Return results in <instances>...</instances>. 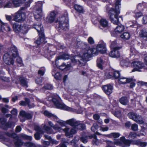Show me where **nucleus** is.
<instances>
[{
    "instance_id": "338daca9",
    "label": "nucleus",
    "mask_w": 147,
    "mask_h": 147,
    "mask_svg": "<svg viewBox=\"0 0 147 147\" xmlns=\"http://www.w3.org/2000/svg\"><path fill=\"white\" fill-rule=\"evenodd\" d=\"M137 85L139 86L146 85L147 83L142 81L138 82L137 83Z\"/></svg>"
},
{
    "instance_id": "4c0bfd02",
    "label": "nucleus",
    "mask_w": 147,
    "mask_h": 147,
    "mask_svg": "<svg viewBox=\"0 0 147 147\" xmlns=\"http://www.w3.org/2000/svg\"><path fill=\"white\" fill-rule=\"evenodd\" d=\"M43 129L48 134H51L54 133L53 130L51 129L49 127L46 126L45 125H44L43 127Z\"/></svg>"
},
{
    "instance_id": "2eb2a0df",
    "label": "nucleus",
    "mask_w": 147,
    "mask_h": 147,
    "mask_svg": "<svg viewBox=\"0 0 147 147\" xmlns=\"http://www.w3.org/2000/svg\"><path fill=\"white\" fill-rule=\"evenodd\" d=\"M34 129L37 131V132L34 134V136L36 140H39L41 137L40 134L44 133V131L42 129L38 126H35L34 127Z\"/></svg>"
},
{
    "instance_id": "a19ab883",
    "label": "nucleus",
    "mask_w": 147,
    "mask_h": 147,
    "mask_svg": "<svg viewBox=\"0 0 147 147\" xmlns=\"http://www.w3.org/2000/svg\"><path fill=\"white\" fill-rule=\"evenodd\" d=\"M134 143L135 144L140 146L141 147H145L146 145V143L144 142H140L139 140H136L134 141Z\"/></svg>"
},
{
    "instance_id": "0e129e2a",
    "label": "nucleus",
    "mask_w": 147,
    "mask_h": 147,
    "mask_svg": "<svg viewBox=\"0 0 147 147\" xmlns=\"http://www.w3.org/2000/svg\"><path fill=\"white\" fill-rule=\"evenodd\" d=\"M53 129L57 131L61 132L63 131L64 132L63 129H62L60 127H57L56 125H55Z\"/></svg>"
},
{
    "instance_id": "2f4dec72",
    "label": "nucleus",
    "mask_w": 147,
    "mask_h": 147,
    "mask_svg": "<svg viewBox=\"0 0 147 147\" xmlns=\"http://www.w3.org/2000/svg\"><path fill=\"white\" fill-rule=\"evenodd\" d=\"M28 26L26 24H24L23 25H21L20 32L25 34L28 32Z\"/></svg>"
},
{
    "instance_id": "4468645a",
    "label": "nucleus",
    "mask_w": 147,
    "mask_h": 147,
    "mask_svg": "<svg viewBox=\"0 0 147 147\" xmlns=\"http://www.w3.org/2000/svg\"><path fill=\"white\" fill-rule=\"evenodd\" d=\"M86 48L88 50V52L92 55L95 56L98 55L99 53V49L98 47H87Z\"/></svg>"
},
{
    "instance_id": "a211bd4d",
    "label": "nucleus",
    "mask_w": 147,
    "mask_h": 147,
    "mask_svg": "<svg viewBox=\"0 0 147 147\" xmlns=\"http://www.w3.org/2000/svg\"><path fill=\"white\" fill-rule=\"evenodd\" d=\"M39 37L36 41L35 43L38 45H43V43H45L46 42L45 41L44 34L43 32H41L40 34H39Z\"/></svg>"
},
{
    "instance_id": "680f3d73",
    "label": "nucleus",
    "mask_w": 147,
    "mask_h": 147,
    "mask_svg": "<svg viewBox=\"0 0 147 147\" xmlns=\"http://www.w3.org/2000/svg\"><path fill=\"white\" fill-rule=\"evenodd\" d=\"M135 113L132 112L129 113L128 114V116L129 118L133 120L135 117Z\"/></svg>"
},
{
    "instance_id": "de8ad7c7",
    "label": "nucleus",
    "mask_w": 147,
    "mask_h": 147,
    "mask_svg": "<svg viewBox=\"0 0 147 147\" xmlns=\"http://www.w3.org/2000/svg\"><path fill=\"white\" fill-rule=\"evenodd\" d=\"M98 47L99 51V53H105L106 52V48L105 47Z\"/></svg>"
},
{
    "instance_id": "c9c22d12",
    "label": "nucleus",
    "mask_w": 147,
    "mask_h": 147,
    "mask_svg": "<svg viewBox=\"0 0 147 147\" xmlns=\"http://www.w3.org/2000/svg\"><path fill=\"white\" fill-rule=\"evenodd\" d=\"M100 25L103 27L106 28L108 26V22L105 19H101L100 21Z\"/></svg>"
},
{
    "instance_id": "aec40b11",
    "label": "nucleus",
    "mask_w": 147,
    "mask_h": 147,
    "mask_svg": "<svg viewBox=\"0 0 147 147\" xmlns=\"http://www.w3.org/2000/svg\"><path fill=\"white\" fill-rule=\"evenodd\" d=\"M0 4H1L4 8H11L12 6V3L10 1L6 0H0Z\"/></svg>"
},
{
    "instance_id": "f03ea898",
    "label": "nucleus",
    "mask_w": 147,
    "mask_h": 147,
    "mask_svg": "<svg viewBox=\"0 0 147 147\" xmlns=\"http://www.w3.org/2000/svg\"><path fill=\"white\" fill-rule=\"evenodd\" d=\"M121 0H116L115 3V9L111 8L108 13L110 20L112 22L115 24H118L119 21L118 16L120 13L119 5H120Z\"/></svg>"
},
{
    "instance_id": "20e7f679",
    "label": "nucleus",
    "mask_w": 147,
    "mask_h": 147,
    "mask_svg": "<svg viewBox=\"0 0 147 147\" xmlns=\"http://www.w3.org/2000/svg\"><path fill=\"white\" fill-rule=\"evenodd\" d=\"M71 58L72 63L75 64L76 63H80V61H88L92 57L91 55L88 52L86 47L83 49L81 53L78 54Z\"/></svg>"
},
{
    "instance_id": "dca6fc26",
    "label": "nucleus",
    "mask_w": 147,
    "mask_h": 147,
    "mask_svg": "<svg viewBox=\"0 0 147 147\" xmlns=\"http://www.w3.org/2000/svg\"><path fill=\"white\" fill-rule=\"evenodd\" d=\"M102 89L104 92L107 94L110 95L113 92V86L110 84H107L103 86Z\"/></svg>"
},
{
    "instance_id": "bf43d9fd",
    "label": "nucleus",
    "mask_w": 147,
    "mask_h": 147,
    "mask_svg": "<svg viewBox=\"0 0 147 147\" xmlns=\"http://www.w3.org/2000/svg\"><path fill=\"white\" fill-rule=\"evenodd\" d=\"M98 125L96 123H94L93 126L91 128V130L93 132H95L98 129Z\"/></svg>"
},
{
    "instance_id": "f257e3e1",
    "label": "nucleus",
    "mask_w": 147,
    "mask_h": 147,
    "mask_svg": "<svg viewBox=\"0 0 147 147\" xmlns=\"http://www.w3.org/2000/svg\"><path fill=\"white\" fill-rule=\"evenodd\" d=\"M67 124L73 127L70 130L68 128L66 127L63 129L65 136L71 138L73 137V135L75 134L78 130H83L85 127V125L81 123V122L77 121L74 119H71L67 121Z\"/></svg>"
},
{
    "instance_id": "a18cd8bd",
    "label": "nucleus",
    "mask_w": 147,
    "mask_h": 147,
    "mask_svg": "<svg viewBox=\"0 0 147 147\" xmlns=\"http://www.w3.org/2000/svg\"><path fill=\"white\" fill-rule=\"evenodd\" d=\"M69 58V56L68 55L65 54H63L62 55H61L60 56L57 57L56 60V62L59 59H68Z\"/></svg>"
},
{
    "instance_id": "1a4fd4ad",
    "label": "nucleus",
    "mask_w": 147,
    "mask_h": 147,
    "mask_svg": "<svg viewBox=\"0 0 147 147\" xmlns=\"http://www.w3.org/2000/svg\"><path fill=\"white\" fill-rule=\"evenodd\" d=\"M121 48V47H111V51L109 53L110 56L113 58H117L120 56L119 50Z\"/></svg>"
},
{
    "instance_id": "393cba45",
    "label": "nucleus",
    "mask_w": 147,
    "mask_h": 147,
    "mask_svg": "<svg viewBox=\"0 0 147 147\" xmlns=\"http://www.w3.org/2000/svg\"><path fill=\"white\" fill-rule=\"evenodd\" d=\"M30 100L28 98H25V101H21L20 102V105L22 106H25L26 105H28V107L30 108H31L34 107V105L33 104H32V105H31L30 104Z\"/></svg>"
},
{
    "instance_id": "774afa93",
    "label": "nucleus",
    "mask_w": 147,
    "mask_h": 147,
    "mask_svg": "<svg viewBox=\"0 0 147 147\" xmlns=\"http://www.w3.org/2000/svg\"><path fill=\"white\" fill-rule=\"evenodd\" d=\"M88 43L90 44H92L94 43V40L91 37H90L88 38Z\"/></svg>"
},
{
    "instance_id": "4be33fe9",
    "label": "nucleus",
    "mask_w": 147,
    "mask_h": 147,
    "mask_svg": "<svg viewBox=\"0 0 147 147\" xmlns=\"http://www.w3.org/2000/svg\"><path fill=\"white\" fill-rule=\"evenodd\" d=\"M20 114L21 116L27 119H31L33 115L32 114L26 113L24 111H20Z\"/></svg>"
},
{
    "instance_id": "5fc2aeb1",
    "label": "nucleus",
    "mask_w": 147,
    "mask_h": 147,
    "mask_svg": "<svg viewBox=\"0 0 147 147\" xmlns=\"http://www.w3.org/2000/svg\"><path fill=\"white\" fill-rule=\"evenodd\" d=\"M120 134L119 133H112L109 135L110 137L117 138L119 137Z\"/></svg>"
},
{
    "instance_id": "7c9ffc66",
    "label": "nucleus",
    "mask_w": 147,
    "mask_h": 147,
    "mask_svg": "<svg viewBox=\"0 0 147 147\" xmlns=\"http://www.w3.org/2000/svg\"><path fill=\"white\" fill-rule=\"evenodd\" d=\"M93 138L92 143L93 144H95L96 145H98L100 143L99 141L97 139L96 136L95 135H92L89 136V138L91 139Z\"/></svg>"
},
{
    "instance_id": "423d86ee",
    "label": "nucleus",
    "mask_w": 147,
    "mask_h": 147,
    "mask_svg": "<svg viewBox=\"0 0 147 147\" xmlns=\"http://www.w3.org/2000/svg\"><path fill=\"white\" fill-rule=\"evenodd\" d=\"M56 22L58 23V28L60 30H66L69 26L68 19L67 17L62 16L59 18L57 20Z\"/></svg>"
},
{
    "instance_id": "4d7b16f0",
    "label": "nucleus",
    "mask_w": 147,
    "mask_h": 147,
    "mask_svg": "<svg viewBox=\"0 0 147 147\" xmlns=\"http://www.w3.org/2000/svg\"><path fill=\"white\" fill-rule=\"evenodd\" d=\"M130 51L131 55H136L138 53V51L135 50L134 47H131L130 48Z\"/></svg>"
},
{
    "instance_id": "c03bdc74",
    "label": "nucleus",
    "mask_w": 147,
    "mask_h": 147,
    "mask_svg": "<svg viewBox=\"0 0 147 147\" xmlns=\"http://www.w3.org/2000/svg\"><path fill=\"white\" fill-rule=\"evenodd\" d=\"M120 102L123 105H126L128 102V100L126 97H123L120 100Z\"/></svg>"
},
{
    "instance_id": "864d4df0",
    "label": "nucleus",
    "mask_w": 147,
    "mask_h": 147,
    "mask_svg": "<svg viewBox=\"0 0 147 147\" xmlns=\"http://www.w3.org/2000/svg\"><path fill=\"white\" fill-rule=\"evenodd\" d=\"M137 136H140V135H137L135 133L131 132L128 136V138L131 139H134L136 138Z\"/></svg>"
},
{
    "instance_id": "6ab92c4d",
    "label": "nucleus",
    "mask_w": 147,
    "mask_h": 147,
    "mask_svg": "<svg viewBox=\"0 0 147 147\" xmlns=\"http://www.w3.org/2000/svg\"><path fill=\"white\" fill-rule=\"evenodd\" d=\"M3 28L7 32H10L11 29L10 26L7 23H5L0 20V31L3 30Z\"/></svg>"
},
{
    "instance_id": "cd10ccee",
    "label": "nucleus",
    "mask_w": 147,
    "mask_h": 147,
    "mask_svg": "<svg viewBox=\"0 0 147 147\" xmlns=\"http://www.w3.org/2000/svg\"><path fill=\"white\" fill-rule=\"evenodd\" d=\"M134 120L140 124L144 123V121L142 117L140 115L137 114H135Z\"/></svg>"
},
{
    "instance_id": "412c9836",
    "label": "nucleus",
    "mask_w": 147,
    "mask_h": 147,
    "mask_svg": "<svg viewBox=\"0 0 147 147\" xmlns=\"http://www.w3.org/2000/svg\"><path fill=\"white\" fill-rule=\"evenodd\" d=\"M109 76V78H111L112 77H114L115 79H119L120 76V74L119 71H116L114 70H112L111 72L108 74Z\"/></svg>"
},
{
    "instance_id": "3c124183",
    "label": "nucleus",
    "mask_w": 147,
    "mask_h": 147,
    "mask_svg": "<svg viewBox=\"0 0 147 147\" xmlns=\"http://www.w3.org/2000/svg\"><path fill=\"white\" fill-rule=\"evenodd\" d=\"M16 58H17L16 61L18 63V66H21L23 65L22 61L21 59L19 57L18 53V56Z\"/></svg>"
},
{
    "instance_id": "a878e982",
    "label": "nucleus",
    "mask_w": 147,
    "mask_h": 147,
    "mask_svg": "<svg viewBox=\"0 0 147 147\" xmlns=\"http://www.w3.org/2000/svg\"><path fill=\"white\" fill-rule=\"evenodd\" d=\"M120 140L126 146L128 147L130 145L131 142L130 140L125 139L124 137H122L120 138Z\"/></svg>"
},
{
    "instance_id": "72a5a7b5",
    "label": "nucleus",
    "mask_w": 147,
    "mask_h": 147,
    "mask_svg": "<svg viewBox=\"0 0 147 147\" xmlns=\"http://www.w3.org/2000/svg\"><path fill=\"white\" fill-rule=\"evenodd\" d=\"M102 58V57H98L97 60V66L98 68L101 69H102V64L103 63Z\"/></svg>"
},
{
    "instance_id": "39448f33",
    "label": "nucleus",
    "mask_w": 147,
    "mask_h": 147,
    "mask_svg": "<svg viewBox=\"0 0 147 147\" xmlns=\"http://www.w3.org/2000/svg\"><path fill=\"white\" fill-rule=\"evenodd\" d=\"M49 100H52L55 107L57 108L63 109L69 111H73V109L66 106L63 103L59 97H51L49 98Z\"/></svg>"
},
{
    "instance_id": "69168bd1",
    "label": "nucleus",
    "mask_w": 147,
    "mask_h": 147,
    "mask_svg": "<svg viewBox=\"0 0 147 147\" xmlns=\"http://www.w3.org/2000/svg\"><path fill=\"white\" fill-rule=\"evenodd\" d=\"M66 121H66V122H65L64 121H63L62 120H59L57 121V122L58 124H59L60 125H61V126H63L65 125V123H67V124L66 123Z\"/></svg>"
},
{
    "instance_id": "f3484780",
    "label": "nucleus",
    "mask_w": 147,
    "mask_h": 147,
    "mask_svg": "<svg viewBox=\"0 0 147 147\" xmlns=\"http://www.w3.org/2000/svg\"><path fill=\"white\" fill-rule=\"evenodd\" d=\"M56 15L55 11H53L51 12L46 18V22L48 23L53 22L55 20Z\"/></svg>"
},
{
    "instance_id": "6e6552de",
    "label": "nucleus",
    "mask_w": 147,
    "mask_h": 147,
    "mask_svg": "<svg viewBox=\"0 0 147 147\" xmlns=\"http://www.w3.org/2000/svg\"><path fill=\"white\" fill-rule=\"evenodd\" d=\"M18 136L19 138L18 139H14L16 140V141H15L14 144L17 147H20L23 144L21 140L19 139L20 138H22L29 140H32V139L31 136H28L24 134H21Z\"/></svg>"
},
{
    "instance_id": "ddd939ff",
    "label": "nucleus",
    "mask_w": 147,
    "mask_h": 147,
    "mask_svg": "<svg viewBox=\"0 0 147 147\" xmlns=\"http://www.w3.org/2000/svg\"><path fill=\"white\" fill-rule=\"evenodd\" d=\"M6 120L4 118H0V124L2 125V128L3 129L7 130L8 128H10L12 126V123L11 122H8L6 123Z\"/></svg>"
},
{
    "instance_id": "bb28decb",
    "label": "nucleus",
    "mask_w": 147,
    "mask_h": 147,
    "mask_svg": "<svg viewBox=\"0 0 147 147\" xmlns=\"http://www.w3.org/2000/svg\"><path fill=\"white\" fill-rule=\"evenodd\" d=\"M21 25L18 23H15L13 24V27L14 31L16 33L20 32L21 30Z\"/></svg>"
},
{
    "instance_id": "49530a36",
    "label": "nucleus",
    "mask_w": 147,
    "mask_h": 147,
    "mask_svg": "<svg viewBox=\"0 0 147 147\" xmlns=\"http://www.w3.org/2000/svg\"><path fill=\"white\" fill-rule=\"evenodd\" d=\"M140 36L141 37L146 38L147 36V32L146 30H142L140 33Z\"/></svg>"
},
{
    "instance_id": "09e8293b",
    "label": "nucleus",
    "mask_w": 147,
    "mask_h": 147,
    "mask_svg": "<svg viewBox=\"0 0 147 147\" xmlns=\"http://www.w3.org/2000/svg\"><path fill=\"white\" fill-rule=\"evenodd\" d=\"M53 88V86L49 84H45L43 87L42 89L43 90H51Z\"/></svg>"
},
{
    "instance_id": "e433bc0d",
    "label": "nucleus",
    "mask_w": 147,
    "mask_h": 147,
    "mask_svg": "<svg viewBox=\"0 0 147 147\" xmlns=\"http://www.w3.org/2000/svg\"><path fill=\"white\" fill-rule=\"evenodd\" d=\"M12 2L15 7H18L22 5L21 0H12Z\"/></svg>"
},
{
    "instance_id": "58836bf2",
    "label": "nucleus",
    "mask_w": 147,
    "mask_h": 147,
    "mask_svg": "<svg viewBox=\"0 0 147 147\" xmlns=\"http://www.w3.org/2000/svg\"><path fill=\"white\" fill-rule=\"evenodd\" d=\"M19 80L21 85L25 87H28L27 82L24 79L20 78H19Z\"/></svg>"
},
{
    "instance_id": "37998d69",
    "label": "nucleus",
    "mask_w": 147,
    "mask_h": 147,
    "mask_svg": "<svg viewBox=\"0 0 147 147\" xmlns=\"http://www.w3.org/2000/svg\"><path fill=\"white\" fill-rule=\"evenodd\" d=\"M22 4H24L26 7H27L30 6L31 3V0H21Z\"/></svg>"
},
{
    "instance_id": "7ed1b4c3",
    "label": "nucleus",
    "mask_w": 147,
    "mask_h": 147,
    "mask_svg": "<svg viewBox=\"0 0 147 147\" xmlns=\"http://www.w3.org/2000/svg\"><path fill=\"white\" fill-rule=\"evenodd\" d=\"M18 55V50L16 47H11L10 50L3 56L4 62L7 65H13L14 63L13 59Z\"/></svg>"
},
{
    "instance_id": "ea45409f",
    "label": "nucleus",
    "mask_w": 147,
    "mask_h": 147,
    "mask_svg": "<svg viewBox=\"0 0 147 147\" xmlns=\"http://www.w3.org/2000/svg\"><path fill=\"white\" fill-rule=\"evenodd\" d=\"M44 114L45 116L50 117H53L54 118L56 119H57L58 117L54 114H52L47 111H45L44 113Z\"/></svg>"
},
{
    "instance_id": "6e6d98bb",
    "label": "nucleus",
    "mask_w": 147,
    "mask_h": 147,
    "mask_svg": "<svg viewBox=\"0 0 147 147\" xmlns=\"http://www.w3.org/2000/svg\"><path fill=\"white\" fill-rule=\"evenodd\" d=\"M45 68L44 67H42L40 68L38 72L39 75L41 76H43L44 74L45 71Z\"/></svg>"
},
{
    "instance_id": "c85d7f7f",
    "label": "nucleus",
    "mask_w": 147,
    "mask_h": 147,
    "mask_svg": "<svg viewBox=\"0 0 147 147\" xmlns=\"http://www.w3.org/2000/svg\"><path fill=\"white\" fill-rule=\"evenodd\" d=\"M125 29L124 26L121 25L118 26L115 29V32L116 34L120 33L123 31Z\"/></svg>"
},
{
    "instance_id": "8fccbe9b",
    "label": "nucleus",
    "mask_w": 147,
    "mask_h": 147,
    "mask_svg": "<svg viewBox=\"0 0 147 147\" xmlns=\"http://www.w3.org/2000/svg\"><path fill=\"white\" fill-rule=\"evenodd\" d=\"M70 64H67L66 65L63 63L61 65L59 66V69H60L63 70L65 69H67L68 67H70Z\"/></svg>"
},
{
    "instance_id": "e2e57ef3",
    "label": "nucleus",
    "mask_w": 147,
    "mask_h": 147,
    "mask_svg": "<svg viewBox=\"0 0 147 147\" xmlns=\"http://www.w3.org/2000/svg\"><path fill=\"white\" fill-rule=\"evenodd\" d=\"M107 147H114V143L110 141H108L107 142Z\"/></svg>"
},
{
    "instance_id": "b1692460",
    "label": "nucleus",
    "mask_w": 147,
    "mask_h": 147,
    "mask_svg": "<svg viewBox=\"0 0 147 147\" xmlns=\"http://www.w3.org/2000/svg\"><path fill=\"white\" fill-rule=\"evenodd\" d=\"M33 28H34L37 30L39 34H40L41 32H43L44 33V30L43 27L41 24L38 23V24L35 23L33 24Z\"/></svg>"
},
{
    "instance_id": "f8f14e48",
    "label": "nucleus",
    "mask_w": 147,
    "mask_h": 147,
    "mask_svg": "<svg viewBox=\"0 0 147 147\" xmlns=\"http://www.w3.org/2000/svg\"><path fill=\"white\" fill-rule=\"evenodd\" d=\"M1 138H3L5 140L8 141L7 140H6L5 139L6 136L11 137L14 139L16 138L18 139L19 138L18 136H17L16 134L14 132L10 133L9 132H1Z\"/></svg>"
},
{
    "instance_id": "c756f323",
    "label": "nucleus",
    "mask_w": 147,
    "mask_h": 147,
    "mask_svg": "<svg viewBox=\"0 0 147 147\" xmlns=\"http://www.w3.org/2000/svg\"><path fill=\"white\" fill-rule=\"evenodd\" d=\"M25 145L28 147H42V146L38 144H36L35 143L28 142L24 144Z\"/></svg>"
},
{
    "instance_id": "13d9d810",
    "label": "nucleus",
    "mask_w": 147,
    "mask_h": 147,
    "mask_svg": "<svg viewBox=\"0 0 147 147\" xmlns=\"http://www.w3.org/2000/svg\"><path fill=\"white\" fill-rule=\"evenodd\" d=\"M131 129L134 131H137L138 129V125L137 124L135 123L131 125Z\"/></svg>"
},
{
    "instance_id": "052dcab7",
    "label": "nucleus",
    "mask_w": 147,
    "mask_h": 147,
    "mask_svg": "<svg viewBox=\"0 0 147 147\" xmlns=\"http://www.w3.org/2000/svg\"><path fill=\"white\" fill-rule=\"evenodd\" d=\"M61 75L59 72L56 73L54 75V77L56 80H59L61 79Z\"/></svg>"
},
{
    "instance_id": "9b49d317",
    "label": "nucleus",
    "mask_w": 147,
    "mask_h": 147,
    "mask_svg": "<svg viewBox=\"0 0 147 147\" xmlns=\"http://www.w3.org/2000/svg\"><path fill=\"white\" fill-rule=\"evenodd\" d=\"M131 65L134 68L132 70V72L140 71H141L140 69L142 68L144 66L143 63L138 61H135L132 62L131 63Z\"/></svg>"
},
{
    "instance_id": "f704fd0d",
    "label": "nucleus",
    "mask_w": 147,
    "mask_h": 147,
    "mask_svg": "<svg viewBox=\"0 0 147 147\" xmlns=\"http://www.w3.org/2000/svg\"><path fill=\"white\" fill-rule=\"evenodd\" d=\"M129 64L130 63L127 59H123L120 62V65L122 67H127Z\"/></svg>"
},
{
    "instance_id": "603ef678",
    "label": "nucleus",
    "mask_w": 147,
    "mask_h": 147,
    "mask_svg": "<svg viewBox=\"0 0 147 147\" xmlns=\"http://www.w3.org/2000/svg\"><path fill=\"white\" fill-rule=\"evenodd\" d=\"M90 136H82L80 138V140L83 143H86L88 141V139L89 138Z\"/></svg>"
},
{
    "instance_id": "473e14b6",
    "label": "nucleus",
    "mask_w": 147,
    "mask_h": 147,
    "mask_svg": "<svg viewBox=\"0 0 147 147\" xmlns=\"http://www.w3.org/2000/svg\"><path fill=\"white\" fill-rule=\"evenodd\" d=\"M130 33L127 32H124L121 36V38L125 40H128L130 38Z\"/></svg>"
},
{
    "instance_id": "9d476101",
    "label": "nucleus",
    "mask_w": 147,
    "mask_h": 147,
    "mask_svg": "<svg viewBox=\"0 0 147 147\" xmlns=\"http://www.w3.org/2000/svg\"><path fill=\"white\" fill-rule=\"evenodd\" d=\"M25 18V15L21 10H20L15 14L13 20L17 22L24 21Z\"/></svg>"
},
{
    "instance_id": "5701e85b",
    "label": "nucleus",
    "mask_w": 147,
    "mask_h": 147,
    "mask_svg": "<svg viewBox=\"0 0 147 147\" xmlns=\"http://www.w3.org/2000/svg\"><path fill=\"white\" fill-rule=\"evenodd\" d=\"M132 80L131 78H128L123 77H120L119 79V82L121 84H125L131 82Z\"/></svg>"
},
{
    "instance_id": "0eeeda50",
    "label": "nucleus",
    "mask_w": 147,
    "mask_h": 147,
    "mask_svg": "<svg viewBox=\"0 0 147 147\" xmlns=\"http://www.w3.org/2000/svg\"><path fill=\"white\" fill-rule=\"evenodd\" d=\"M43 3L41 1H38L36 3L35 8L36 10L34 14V18L38 21L40 20L42 16V7Z\"/></svg>"
},
{
    "instance_id": "79ce46f5",
    "label": "nucleus",
    "mask_w": 147,
    "mask_h": 147,
    "mask_svg": "<svg viewBox=\"0 0 147 147\" xmlns=\"http://www.w3.org/2000/svg\"><path fill=\"white\" fill-rule=\"evenodd\" d=\"M75 9L78 11L80 13H83V9L82 6H81L76 4L74 5Z\"/></svg>"
}]
</instances>
